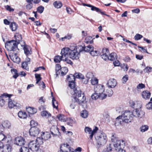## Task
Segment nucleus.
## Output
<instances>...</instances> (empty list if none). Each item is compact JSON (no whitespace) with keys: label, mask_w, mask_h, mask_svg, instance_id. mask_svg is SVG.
<instances>
[{"label":"nucleus","mask_w":152,"mask_h":152,"mask_svg":"<svg viewBox=\"0 0 152 152\" xmlns=\"http://www.w3.org/2000/svg\"><path fill=\"white\" fill-rule=\"evenodd\" d=\"M74 93H73V99L69 107L71 109H75L77 104L83 106L86 103V97L80 89L77 88L74 90Z\"/></svg>","instance_id":"nucleus-1"},{"label":"nucleus","mask_w":152,"mask_h":152,"mask_svg":"<svg viewBox=\"0 0 152 152\" xmlns=\"http://www.w3.org/2000/svg\"><path fill=\"white\" fill-rule=\"evenodd\" d=\"M133 117L132 112L126 111L121 116H119L116 118L115 125L118 126L119 124L123 125L124 122H130L133 119Z\"/></svg>","instance_id":"nucleus-2"},{"label":"nucleus","mask_w":152,"mask_h":152,"mask_svg":"<svg viewBox=\"0 0 152 152\" xmlns=\"http://www.w3.org/2000/svg\"><path fill=\"white\" fill-rule=\"evenodd\" d=\"M95 138L98 148L105 145L107 140L106 134L103 132H98L95 135Z\"/></svg>","instance_id":"nucleus-3"},{"label":"nucleus","mask_w":152,"mask_h":152,"mask_svg":"<svg viewBox=\"0 0 152 152\" xmlns=\"http://www.w3.org/2000/svg\"><path fill=\"white\" fill-rule=\"evenodd\" d=\"M80 52L84 51L86 52H90V54L92 56H97L100 55L99 52L96 50H94V47L92 45H89L86 47H84L81 46H80Z\"/></svg>","instance_id":"nucleus-4"},{"label":"nucleus","mask_w":152,"mask_h":152,"mask_svg":"<svg viewBox=\"0 0 152 152\" xmlns=\"http://www.w3.org/2000/svg\"><path fill=\"white\" fill-rule=\"evenodd\" d=\"M17 42L14 40H11L7 42L5 44V47L9 51H15L18 49Z\"/></svg>","instance_id":"nucleus-5"},{"label":"nucleus","mask_w":152,"mask_h":152,"mask_svg":"<svg viewBox=\"0 0 152 152\" xmlns=\"http://www.w3.org/2000/svg\"><path fill=\"white\" fill-rule=\"evenodd\" d=\"M4 96H7L9 100L8 102V105L9 108H10L15 107L16 108H18L20 107V104L17 102H16L14 101H12L11 99H10V97L11 95L8 94H4Z\"/></svg>","instance_id":"nucleus-6"},{"label":"nucleus","mask_w":152,"mask_h":152,"mask_svg":"<svg viewBox=\"0 0 152 152\" xmlns=\"http://www.w3.org/2000/svg\"><path fill=\"white\" fill-rule=\"evenodd\" d=\"M80 46L78 48H80L79 52L77 50V49H76V50H75V46L73 48H71V51L70 52L69 56L71 58L74 60L77 59L79 58L80 56L79 53L81 52H80V50L82 49L81 48L80 49Z\"/></svg>","instance_id":"nucleus-7"},{"label":"nucleus","mask_w":152,"mask_h":152,"mask_svg":"<svg viewBox=\"0 0 152 152\" xmlns=\"http://www.w3.org/2000/svg\"><path fill=\"white\" fill-rule=\"evenodd\" d=\"M132 113L133 117L140 118H142L145 114V113L141 108H135Z\"/></svg>","instance_id":"nucleus-8"},{"label":"nucleus","mask_w":152,"mask_h":152,"mask_svg":"<svg viewBox=\"0 0 152 152\" xmlns=\"http://www.w3.org/2000/svg\"><path fill=\"white\" fill-rule=\"evenodd\" d=\"M98 129V128L97 127L95 126L94 128L92 130L91 128L86 126L85 128L84 131L86 133L90 134L89 137L90 139H91L94 135L96 133Z\"/></svg>","instance_id":"nucleus-9"},{"label":"nucleus","mask_w":152,"mask_h":152,"mask_svg":"<svg viewBox=\"0 0 152 152\" xmlns=\"http://www.w3.org/2000/svg\"><path fill=\"white\" fill-rule=\"evenodd\" d=\"M125 141L123 140H118L115 142V143L113 144L114 148L116 150H118L119 149L121 148H124L125 145Z\"/></svg>","instance_id":"nucleus-10"},{"label":"nucleus","mask_w":152,"mask_h":152,"mask_svg":"<svg viewBox=\"0 0 152 152\" xmlns=\"http://www.w3.org/2000/svg\"><path fill=\"white\" fill-rule=\"evenodd\" d=\"M50 132L53 137H59L61 136L60 133L58 128L56 126H52L50 129Z\"/></svg>","instance_id":"nucleus-11"},{"label":"nucleus","mask_w":152,"mask_h":152,"mask_svg":"<svg viewBox=\"0 0 152 152\" xmlns=\"http://www.w3.org/2000/svg\"><path fill=\"white\" fill-rule=\"evenodd\" d=\"M39 145H38L35 141H31L28 144L29 149L33 151H36L39 148Z\"/></svg>","instance_id":"nucleus-12"},{"label":"nucleus","mask_w":152,"mask_h":152,"mask_svg":"<svg viewBox=\"0 0 152 152\" xmlns=\"http://www.w3.org/2000/svg\"><path fill=\"white\" fill-rule=\"evenodd\" d=\"M71 48H63L61 51V55L62 59L66 58H68L69 56V54Z\"/></svg>","instance_id":"nucleus-13"},{"label":"nucleus","mask_w":152,"mask_h":152,"mask_svg":"<svg viewBox=\"0 0 152 152\" xmlns=\"http://www.w3.org/2000/svg\"><path fill=\"white\" fill-rule=\"evenodd\" d=\"M104 90V88L103 86L98 85L94 88V91L95 93H97V94H98L99 95H102L103 97H105V96H104V94L103 93Z\"/></svg>","instance_id":"nucleus-14"},{"label":"nucleus","mask_w":152,"mask_h":152,"mask_svg":"<svg viewBox=\"0 0 152 152\" xmlns=\"http://www.w3.org/2000/svg\"><path fill=\"white\" fill-rule=\"evenodd\" d=\"M39 133V129L36 127H31L29 130V134L32 137L37 136Z\"/></svg>","instance_id":"nucleus-15"},{"label":"nucleus","mask_w":152,"mask_h":152,"mask_svg":"<svg viewBox=\"0 0 152 152\" xmlns=\"http://www.w3.org/2000/svg\"><path fill=\"white\" fill-rule=\"evenodd\" d=\"M25 142V139L21 137H18L15 139L14 144L17 145L21 146L24 144Z\"/></svg>","instance_id":"nucleus-16"},{"label":"nucleus","mask_w":152,"mask_h":152,"mask_svg":"<svg viewBox=\"0 0 152 152\" xmlns=\"http://www.w3.org/2000/svg\"><path fill=\"white\" fill-rule=\"evenodd\" d=\"M101 54V56L102 58L105 60L108 59V55L109 54V52L108 49L103 48L102 50Z\"/></svg>","instance_id":"nucleus-17"},{"label":"nucleus","mask_w":152,"mask_h":152,"mask_svg":"<svg viewBox=\"0 0 152 152\" xmlns=\"http://www.w3.org/2000/svg\"><path fill=\"white\" fill-rule=\"evenodd\" d=\"M108 88H115L117 85V82L115 79L113 78L110 79L107 83Z\"/></svg>","instance_id":"nucleus-18"},{"label":"nucleus","mask_w":152,"mask_h":152,"mask_svg":"<svg viewBox=\"0 0 152 152\" xmlns=\"http://www.w3.org/2000/svg\"><path fill=\"white\" fill-rule=\"evenodd\" d=\"M21 46H23L24 53L26 55H29L31 54V48L29 46L24 45H22Z\"/></svg>","instance_id":"nucleus-19"},{"label":"nucleus","mask_w":152,"mask_h":152,"mask_svg":"<svg viewBox=\"0 0 152 152\" xmlns=\"http://www.w3.org/2000/svg\"><path fill=\"white\" fill-rule=\"evenodd\" d=\"M17 53H15L9 56L11 59L14 62L18 63L20 61V59L17 56Z\"/></svg>","instance_id":"nucleus-20"},{"label":"nucleus","mask_w":152,"mask_h":152,"mask_svg":"<svg viewBox=\"0 0 152 152\" xmlns=\"http://www.w3.org/2000/svg\"><path fill=\"white\" fill-rule=\"evenodd\" d=\"M61 147L64 152H68L71 151V148L67 144H63L61 145Z\"/></svg>","instance_id":"nucleus-21"},{"label":"nucleus","mask_w":152,"mask_h":152,"mask_svg":"<svg viewBox=\"0 0 152 152\" xmlns=\"http://www.w3.org/2000/svg\"><path fill=\"white\" fill-rule=\"evenodd\" d=\"M151 94V93L148 91H145L142 92V96L144 99H149Z\"/></svg>","instance_id":"nucleus-22"},{"label":"nucleus","mask_w":152,"mask_h":152,"mask_svg":"<svg viewBox=\"0 0 152 152\" xmlns=\"http://www.w3.org/2000/svg\"><path fill=\"white\" fill-rule=\"evenodd\" d=\"M113 94V91L110 88H108L106 90V93L104 94V96H105L104 97V99L106 98L107 96L109 97L111 96Z\"/></svg>","instance_id":"nucleus-23"},{"label":"nucleus","mask_w":152,"mask_h":152,"mask_svg":"<svg viewBox=\"0 0 152 152\" xmlns=\"http://www.w3.org/2000/svg\"><path fill=\"white\" fill-rule=\"evenodd\" d=\"M89 6L90 7H91V10L93 11H95L97 12H100L101 14L102 15H105L107 16H109V15L106 14L105 13V12H102L101 11V10L99 9V8L94 7V6H92L91 5H89Z\"/></svg>","instance_id":"nucleus-24"},{"label":"nucleus","mask_w":152,"mask_h":152,"mask_svg":"<svg viewBox=\"0 0 152 152\" xmlns=\"http://www.w3.org/2000/svg\"><path fill=\"white\" fill-rule=\"evenodd\" d=\"M102 95H99L98 94H97V93H95L93 94L91 96V97L92 99L94 100H96L98 98H99L101 99H104V97H103Z\"/></svg>","instance_id":"nucleus-25"},{"label":"nucleus","mask_w":152,"mask_h":152,"mask_svg":"<svg viewBox=\"0 0 152 152\" xmlns=\"http://www.w3.org/2000/svg\"><path fill=\"white\" fill-rule=\"evenodd\" d=\"M41 136L42 138H43L44 140H47L50 138L51 137V135L49 133L46 132H42L41 134Z\"/></svg>","instance_id":"nucleus-26"},{"label":"nucleus","mask_w":152,"mask_h":152,"mask_svg":"<svg viewBox=\"0 0 152 152\" xmlns=\"http://www.w3.org/2000/svg\"><path fill=\"white\" fill-rule=\"evenodd\" d=\"M26 111L29 114H33L36 113L37 110L35 108L29 107L26 108Z\"/></svg>","instance_id":"nucleus-27"},{"label":"nucleus","mask_w":152,"mask_h":152,"mask_svg":"<svg viewBox=\"0 0 152 152\" xmlns=\"http://www.w3.org/2000/svg\"><path fill=\"white\" fill-rule=\"evenodd\" d=\"M3 129L10 128L11 127V124L10 122L8 121H3L2 123Z\"/></svg>","instance_id":"nucleus-28"},{"label":"nucleus","mask_w":152,"mask_h":152,"mask_svg":"<svg viewBox=\"0 0 152 152\" xmlns=\"http://www.w3.org/2000/svg\"><path fill=\"white\" fill-rule=\"evenodd\" d=\"M2 152H10L11 150V147L9 145H6L3 146Z\"/></svg>","instance_id":"nucleus-29"},{"label":"nucleus","mask_w":152,"mask_h":152,"mask_svg":"<svg viewBox=\"0 0 152 152\" xmlns=\"http://www.w3.org/2000/svg\"><path fill=\"white\" fill-rule=\"evenodd\" d=\"M117 54L115 53H113L110 54L108 59L111 61H113L115 59H117Z\"/></svg>","instance_id":"nucleus-30"},{"label":"nucleus","mask_w":152,"mask_h":152,"mask_svg":"<svg viewBox=\"0 0 152 152\" xmlns=\"http://www.w3.org/2000/svg\"><path fill=\"white\" fill-rule=\"evenodd\" d=\"M10 27L12 31H15L17 29L18 26L15 23L12 22L11 23Z\"/></svg>","instance_id":"nucleus-31"},{"label":"nucleus","mask_w":152,"mask_h":152,"mask_svg":"<svg viewBox=\"0 0 152 152\" xmlns=\"http://www.w3.org/2000/svg\"><path fill=\"white\" fill-rule=\"evenodd\" d=\"M19 117L21 118L25 119L27 117V115L26 113L24 112L20 111L18 113Z\"/></svg>","instance_id":"nucleus-32"},{"label":"nucleus","mask_w":152,"mask_h":152,"mask_svg":"<svg viewBox=\"0 0 152 152\" xmlns=\"http://www.w3.org/2000/svg\"><path fill=\"white\" fill-rule=\"evenodd\" d=\"M15 37L16 39L15 40V41H16V42H17L18 44L20 41H21L22 39L21 35L18 33H17L15 35Z\"/></svg>","instance_id":"nucleus-33"},{"label":"nucleus","mask_w":152,"mask_h":152,"mask_svg":"<svg viewBox=\"0 0 152 152\" xmlns=\"http://www.w3.org/2000/svg\"><path fill=\"white\" fill-rule=\"evenodd\" d=\"M75 76V74L74 75L72 74L70 75H68L67 78V80L68 81L69 83L71 82H74Z\"/></svg>","instance_id":"nucleus-34"},{"label":"nucleus","mask_w":152,"mask_h":152,"mask_svg":"<svg viewBox=\"0 0 152 152\" xmlns=\"http://www.w3.org/2000/svg\"><path fill=\"white\" fill-rule=\"evenodd\" d=\"M86 77L87 79L86 81L84 82V83L85 84H87V83L88 82L89 79L91 78L92 79L94 77V75L93 73H92L88 72L87 74Z\"/></svg>","instance_id":"nucleus-35"},{"label":"nucleus","mask_w":152,"mask_h":152,"mask_svg":"<svg viewBox=\"0 0 152 152\" xmlns=\"http://www.w3.org/2000/svg\"><path fill=\"white\" fill-rule=\"evenodd\" d=\"M41 115L43 117L46 118H49L51 116V115L46 111H43L41 113Z\"/></svg>","instance_id":"nucleus-36"},{"label":"nucleus","mask_w":152,"mask_h":152,"mask_svg":"<svg viewBox=\"0 0 152 152\" xmlns=\"http://www.w3.org/2000/svg\"><path fill=\"white\" fill-rule=\"evenodd\" d=\"M69 86L72 89V91H73V93H74V90L77 89V88H75V84L74 82H72L70 83H69Z\"/></svg>","instance_id":"nucleus-37"},{"label":"nucleus","mask_w":152,"mask_h":152,"mask_svg":"<svg viewBox=\"0 0 152 152\" xmlns=\"http://www.w3.org/2000/svg\"><path fill=\"white\" fill-rule=\"evenodd\" d=\"M88 115V112L86 110H83L80 113L81 116L84 118H87Z\"/></svg>","instance_id":"nucleus-38"},{"label":"nucleus","mask_w":152,"mask_h":152,"mask_svg":"<svg viewBox=\"0 0 152 152\" xmlns=\"http://www.w3.org/2000/svg\"><path fill=\"white\" fill-rule=\"evenodd\" d=\"M11 72L12 73H14L13 77L15 79H16L18 76L17 70L15 69H11Z\"/></svg>","instance_id":"nucleus-39"},{"label":"nucleus","mask_w":152,"mask_h":152,"mask_svg":"<svg viewBox=\"0 0 152 152\" xmlns=\"http://www.w3.org/2000/svg\"><path fill=\"white\" fill-rule=\"evenodd\" d=\"M3 97H0V105L2 107L5 104V98L7 97V96H4V94L2 95Z\"/></svg>","instance_id":"nucleus-40"},{"label":"nucleus","mask_w":152,"mask_h":152,"mask_svg":"<svg viewBox=\"0 0 152 152\" xmlns=\"http://www.w3.org/2000/svg\"><path fill=\"white\" fill-rule=\"evenodd\" d=\"M53 4L54 6L57 8H59L62 6L61 3L59 1H56Z\"/></svg>","instance_id":"nucleus-41"},{"label":"nucleus","mask_w":152,"mask_h":152,"mask_svg":"<svg viewBox=\"0 0 152 152\" xmlns=\"http://www.w3.org/2000/svg\"><path fill=\"white\" fill-rule=\"evenodd\" d=\"M43 138H42L41 136V137H38L36 139V142L38 145H41L43 143Z\"/></svg>","instance_id":"nucleus-42"},{"label":"nucleus","mask_w":152,"mask_h":152,"mask_svg":"<svg viewBox=\"0 0 152 152\" xmlns=\"http://www.w3.org/2000/svg\"><path fill=\"white\" fill-rule=\"evenodd\" d=\"M61 66L59 64H57L56 65V71L57 76L60 73V72L61 71Z\"/></svg>","instance_id":"nucleus-43"},{"label":"nucleus","mask_w":152,"mask_h":152,"mask_svg":"<svg viewBox=\"0 0 152 152\" xmlns=\"http://www.w3.org/2000/svg\"><path fill=\"white\" fill-rule=\"evenodd\" d=\"M142 103L141 101H138L135 102L134 108H142Z\"/></svg>","instance_id":"nucleus-44"},{"label":"nucleus","mask_w":152,"mask_h":152,"mask_svg":"<svg viewBox=\"0 0 152 152\" xmlns=\"http://www.w3.org/2000/svg\"><path fill=\"white\" fill-rule=\"evenodd\" d=\"M61 60L62 61L61 56H55L54 59V62L56 63H59Z\"/></svg>","instance_id":"nucleus-45"},{"label":"nucleus","mask_w":152,"mask_h":152,"mask_svg":"<svg viewBox=\"0 0 152 152\" xmlns=\"http://www.w3.org/2000/svg\"><path fill=\"white\" fill-rule=\"evenodd\" d=\"M59 120L62 122L65 121V116L63 115L59 114L57 116Z\"/></svg>","instance_id":"nucleus-46"},{"label":"nucleus","mask_w":152,"mask_h":152,"mask_svg":"<svg viewBox=\"0 0 152 152\" xmlns=\"http://www.w3.org/2000/svg\"><path fill=\"white\" fill-rule=\"evenodd\" d=\"M61 74L62 75H66L68 71V69L67 67H64L61 68Z\"/></svg>","instance_id":"nucleus-47"},{"label":"nucleus","mask_w":152,"mask_h":152,"mask_svg":"<svg viewBox=\"0 0 152 152\" xmlns=\"http://www.w3.org/2000/svg\"><path fill=\"white\" fill-rule=\"evenodd\" d=\"M75 78H79L81 79H84V77L83 75L80 73H75Z\"/></svg>","instance_id":"nucleus-48"},{"label":"nucleus","mask_w":152,"mask_h":152,"mask_svg":"<svg viewBox=\"0 0 152 152\" xmlns=\"http://www.w3.org/2000/svg\"><path fill=\"white\" fill-rule=\"evenodd\" d=\"M148 126L147 125L142 126L140 128V131L142 132H144L148 130Z\"/></svg>","instance_id":"nucleus-49"},{"label":"nucleus","mask_w":152,"mask_h":152,"mask_svg":"<svg viewBox=\"0 0 152 152\" xmlns=\"http://www.w3.org/2000/svg\"><path fill=\"white\" fill-rule=\"evenodd\" d=\"M6 141L8 142V140L7 137L3 134H0V141Z\"/></svg>","instance_id":"nucleus-50"},{"label":"nucleus","mask_w":152,"mask_h":152,"mask_svg":"<svg viewBox=\"0 0 152 152\" xmlns=\"http://www.w3.org/2000/svg\"><path fill=\"white\" fill-rule=\"evenodd\" d=\"M52 103L53 107L54 108H57L58 106V102L53 97L52 101Z\"/></svg>","instance_id":"nucleus-51"},{"label":"nucleus","mask_w":152,"mask_h":152,"mask_svg":"<svg viewBox=\"0 0 152 152\" xmlns=\"http://www.w3.org/2000/svg\"><path fill=\"white\" fill-rule=\"evenodd\" d=\"M35 75L37 80L36 83L38 84L42 79L41 77V75L40 74H35Z\"/></svg>","instance_id":"nucleus-52"},{"label":"nucleus","mask_w":152,"mask_h":152,"mask_svg":"<svg viewBox=\"0 0 152 152\" xmlns=\"http://www.w3.org/2000/svg\"><path fill=\"white\" fill-rule=\"evenodd\" d=\"M20 152H28V149L25 147L23 146L21 147L20 149Z\"/></svg>","instance_id":"nucleus-53"},{"label":"nucleus","mask_w":152,"mask_h":152,"mask_svg":"<svg viewBox=\"0 0 152 152\" xmlns=\"http://www.w3.org/2000/svg\"><path fill=\"white\" fill-rule=\"evenodd\" d=\"M91 83L92 85H95L98 83V80L95 77H93L91 80Z\"/></svg>","instance_id":"nucleus-54"},{"label":"nucleus","mask_w":152,"mask_h":152,"mask_svg":"<svg viewBox=\"0 0 152 152\" xmlns=\"http://www.w3.org/2000/svg\"><path fill=\"white\" fill-rule=\"evenodd\" d=\"M111 140L112 142H114L118 140L116 135L115 134H112Z\"/></svg>","instance_id":"nucleus-55"},{"label":"nucleus","mask_w":152,"mask_h":152,"mask_svg":"<svg viewBox=\"0 0 152 152\" xmlns=\"http://www.w3.org/2000/svg\"><path fill=\"white\" fill-rule=\"evenodd\" d=\"M143 36L139 34H137L134 37V39L136 40H138L142 38Z\"/></svg>","instance_id":"nucleus-56"},{"label":"nucleus","mask_w":152,"mask_h":152,"mask_svg":"<svg viewBox=\"0 0 152 152\" xmlns=\"http://www.w3.org/2000/svg\"><path fill=\"white\" fill-rule=\"evenodd\" d=\"M152 70V67L149 66H147L145 67L144 70V72L146 73L151 72Z\"/></svg>","instance_id":"nucleus-57"},{"label":"nucleus","mask_w":152,"mask_h":152,"mask_svg":"<svg viewBox=\"0 0 152 152\" xmlns=\"http://www.w3.org/2000/svg\"><path fill=\"white\" fill-rule=\"evenodd\" d=\"M128 76L127 75H125L122 78V82L123 83H125L128 80Z\"/></svg>","instance_id":"nucleus-58"},{"label":"nucleus","mask_w":152,"mask_h":152,"mask_svg":"<svg viewBox=\"0 0 152 152\" xmlns=\"http://www.w3.org/2000/svg\"><path fill=\"white\" fill-rule=\"evenodd\" d=\"M72 37V35H71L68 34L66 36H65L64 37H62L61 38V39L62 41H64L65 40V39H69L71 38Z\"/></svg>","instance_id":"nucleus-59"},{"label":"nucleus","mask_w":152,"mask_h":152,"mask_svg":"<svg viewBox=\"0 0 152 152\" xmlns=\"http://www.w3.org/2000/svg\"><path fill=\"white\" fill-rule=\"evenodd\" d=\"M30 125L31 127H36L37 125L38 124L35 121L32 120L30 122Z\"/></svg>","instance_id":"nucleus-60"},{"label":"nucleus","mask_w":152,"mask_h":152,"mask_svg":"<svg viewBox=\"0 0 152 152\" xmlns=\"http://www.w3.org/2000/svg\"><path fill=\"white\" fill-rule=\"evenodd\" d=\"M44 7L42 6H40L37 9V11L40 13H42L44 11Z\"/></svg>","instance_id":"nucleus-61"},{"label":"nucleus","mask_w":152,"mask_h":152,"mask_svg":"<svg viewBox=\"0 0 152 152\" xmlns=\"http://www.w3.org/2000/svg\"><path fill=\"white\" fill-rule=\"evenodd\" d=\"M68 58H63L62 60L64 61H65L66 62L69 64L72 65L73 63L69 59H68Z\"/></svg>","instance_id":"nucleus-62"},{"label":"nucleus","mask_w":152,"mask_h":152,"mask_svg":"<svg viewBox=\"0 0 152 152\" xmlns=\"http://www.w3.org/2000/svg\"><path fill=\"white\" fill-rule=\"evenodd\" d=\"M33 7V4L32 3H30L26 5V8L28 10H30Z\"/></svg>","instance_id":"nucleus-63"},{"label":"nucleus","mask_w":152,"mask_h":152,"mask_svg":"<svg viewBox=\"0 0 152 152\" xmlns=\"http://www.w3.org/2000/svg\"><path fill=\"white\" fill-rule=\"evenodd\" d=\"M146 108L149 110H151L152 109V102H149L146 105Z\"/></svg>","instance_id":"nucleus-64"}]
</instances>
